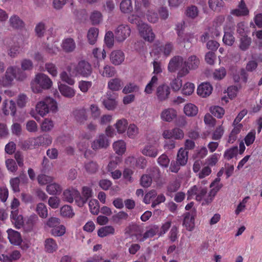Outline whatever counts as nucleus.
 Masks as SVG:
<instances>
[{
	"label": "nucleus",
	"mask_w": 262,
	"mask_h": 262,
	"mask_svg": "<svg viewBox=\"0 0 262 262\" xmlns=\"http://www.w3.org/2000/svg\"><path fill=\"white\" fill-rule=\"evenodd\" d=\"M58 110L57 103L51 97H46L38 101L35 106V111H32L30 115L36 120H40V116L43 117L50 112L55 113Z\"/></svg>",
	"instance_id": "f257e3e1"
},
{
	"label": "nucleus",
	"mask_w": 262,
	"mask_h": 262,
	"mask_svg": "<svg viewBox=\"0 0 262 262\" xmlns=\"http://www.w3.org/2000/svg\"><path fill=\"white\" fill-rule=\"evenodd\" d=\"M26 77V74L19 68L16 66H9L7 68L4 76L2 78H0V85L5 88L10 87L13 85L14 79L22 81Z\"/></svg>",
	"instance_id": "f03ea898"
},
{
	"label": "nucleus",
	"mask_w": 262,
	"mask_h": 262,
	"mask_svg": "<svg viewBox=\"0 0 262 262\" xmlns=\"http://www.w3.org/2000/svg\"><path fill=\"white\" fill-rule=\"evenodd\" d=\"M52 85L53 82L51 78L46 74L41 73L36 74L31 82V89L35 93L49 90Z\"/></svg>",
	"instance_id": "7ed1b4c3"
},
{
	"label": "nucleus",
	"mask_w": 262,
	"mask_h": 262,
	"mask_svg": "<svg viewBox=\"0 0 262 262\" xmlns=\"http://www.w3.org/2000/svg\"><path fill=\"white\" fill-rule=\"evenodd\" d=\"M140 16L136 15H132L128 17V20L132 24H136L138 26L139 34L145 40L151 42L155 38L151 27L144 23H142L139 19Z\"/></svg>",
	"instance_id": "20e7f679"
},
{
	"label": "nucleus",
	"mask_w": 262,
	"mask_h": 262,
	"mask_svg": "<svg viewBox=\"0 0 262 262\" xmlns=\"http://www.w3.org/2000/svg\"><path fill=\"white\" fill-rule=\"evenodd\" d=\"M69 73L73 75L74 77L81 76L82 77H88L90 76L92 73V67L91 64L87 61H80L76 67L72 69L71 67L67 68Z\"/></svg>",
	"instance_id": "39448f33"
},
{
	"label": "nucleus",
	"mask_w": 262,
	"mask_h": 262,
	"mask_svg": "<svg viewBox=\"0 0 262 262\" xmlns=\"http://www.w3.org/2000/svg\"><path fill=\"white\" fill-rule=\"evenodd\" d=\"M114 126L116 131L111 126L106 127L105 134L107 137L112 138L116 136L117 134H122L124 133L128 126V122L125 119H119L114 124Z\"/></svg>",
	"instance_id": "423d86ee"
},
{
	"label": "nucleus",
	"mask_w": 262,
	"mask_h": 262,
	"mask_svg": "<svg viewBox=\"0 0 262 262\" xmlns=\"http://www.w3.org/2000/svg\"><path fill=\"white\" fill-rule=\"evenodd\" d=\"M200 65V60L195 55L189 56L184 61V66L179 71V76L184 77L189 74L190 70L196 69Z\"/></svg>",
	"instance_id": "0eeeda50"
},
{
	"label": "nucleus",
	"mask_w": 262,
	"mask_h": 262,
	"mask_svg": "<svg viewBox=\"0 0 262 262\" xmlns=\"http://www.w3.org/2000/svg\"><path fill=\"white\" fill-rule=\"evenodd\" d=\"M130 28L127 25H120L115 31L116 39L119 42L125 40L130 34Z\"/></svg>",
	"instance_id": "6e6552de"
},
{
	"label": "nucleus",
	"mask_w": 262,
	"mask_h": 262,
	"mask_svg": "<svg viewBox=\"0 0 262 262\" xmlns=\"http://www.w3.org/2000/svg\"><path fill=\"white\" fill-rule=\"evenodd\" d=\"M117 97V94L108 92L102 98V103L108 110H113L117 105V101H116Z\"/></svg>",
	"instance_id": "1a4fd4ad"
},
{
	"label": "nucleus",
	"mask_w": 262,
	"mask_h": 262,
	"mask_svg": "<svg viewBox=\"0 0 262 262\" xmlns=\"http://www.w3.org/2000/svg\"><path fill=\"white\" fill-rule=\"evenodd\" d=\"M2 110L5 115L14 116L16 112V103L13 100L6 99L2 103Z\"/></svg>",
	"instance_id": "9d476101"
},
{
	"label": "nucleus",
	"mask_w": 262,
	"mask_h": 262,
	"mask_svg": "<svg viewBox=\"0 0 262 262\" xmlns=\"http://www.w3.org/2000/svg\"><path fill=\"white\" fill-rule=\"evenodd\" d=\"M170 94V89L167 84H160L156 89V95L160 101H164L167 100Z\"/></svg>",
	"instance_id": "9b49d317"
},
{
	"label": "nucleus",
	"mask_w": 262,
	"mask_h": 262,
	"mask_svg": "<svg viewBox=\"0 0 262 262\" xmlns=\"http://www.w3.org/2000/svg\"><path fill=\"white\" fill-rule=\"evenodd\" d=\"M184 66L183 58L179 56H174L171 58L168 65V70L171 73L180 71Z\"/></svg>",
	"instance_id": "f8f14e48"
},
{
	"label": "nucleus",
	"mask_w": 262,
	"mask_h": 262,
	"mask_svg": "<svg viewBox=\"0 0 262 262\" xmlns=\"http://www.w3.org/2000/svg\"><path fill=\"white\" fill-rule=\"evenodd\" d=\"M79 196V192L77 189L74 187H69L65 189L62 193V199L63 201L71 203L78 199Z\"/></svg>",
	"instance_id": "ddd939ff"
},
{
	"label": "nucleus",
	"mask_w": 262,
	"mask_h": 262,
	"mask_svg": "<svg viewBox=\"0 0 262 262\" xmlns=\"http://www.w3.org/2000/svg\"><path fill=\"white\" fill-rule=\"evenodd\" d=\"M134 228L136 230L135 236L137 240L140 242H143L147 238L153 236L156 234V230L152 228L149 229L143 234H142L143 229L142 227L135 226Z\"/></svg>",
	"instance_id": "4468645a"
},
{
	"label": "nucleus",
	"mask_w": 262,
	"mask_h": 262,
	"mask_svg": "<svg viewBox=\"0 0 262 262\" xmlns=\"http://www.w3.org/2000/svg\"><path fill=\"white\" fill-rule=\"evenodd\" d=\"M110 144V142L104 134L100 135L92 143L91 147L94 150L106 148Z\"/></svg>",
	"instance_id": "2eb2a0df"
},
{
	"label": "nucleus",
	"mask_w": 262,
	"mask_h": 262,
	"mask_svg": "<svg viewBox=\"0 0 262 262\" xmlns=\"http://www.w3.org/2000/svg\"><path fill=\"white\" fill-rule=\"evenodd\" d=\"M172 50V46L171 43H166L159 47H155L153 49L151 54L158 55L159 57H166L169 55Z\"/></svg>",
	"instance_id": "dca6fc26"
},
{
	"label": "nucleus",
	"mask_w": 262,
	"mask_h": 262,
	"mask_svg": "<svg viewBox=\"0 0 262 262\" xmlns=\"http://www.w3.org/2000/svg\"><path fill=\"white\" fill-rule=\"evenodd\" d=\"M82 195H79V198L76 200V203L79 207H82L86 203L88 200L92 196V189L87 186H84L82 189Z\"/></svg>",
	"instance_id": "f3484780"
},
{
	"label": "nucleus",
	"mask_w": 262,
	"mask_h": 262,
	"mask_svg": "<svg viewBox=\"0 0 262 262\" xmlns=\"http://www.w3.org/2000/svg\"><path fill=\"white\" fill-rule=\"evenodd\" d=\"M8 238L10 243L14 246H20L22 242L20 233L12 229H8L7 231Z\"/></svg>",
	"instance_id": "a211bd4d"
},
{
	"label": "nucleus",
	"mask_w": 262,
	"mask_h": 262,
	"mask_svg": "<svg viewBox=\"0 0 262 262\" xmlns=\"http://www.w3.org/2000/svg\"><path fill=\"white\" fill-rule=\"evenodd\" d=\"M177 116V112L173 108H167L163 110L160 114L161 119L165 122H170Z\"/></svg>",
	"instance_id": "6ab92c4d"
},
{
	"label": "nucleus",
	"mask_w": 262,
	"mask_h": 262,
	"mask_svg": "<svg viewBox=\"0 0 262 262\" xmlns=\"http://www.w3.org/2000/svg\"><path fill=\"white\" fill-rule=\"evenodd\" d=\"M21 254L17 250H14L6 254L0 255L1 262H14L20 258Z\"/></svg>",
	"instance_id": "aec40b11"
},
{
	"label": "nucleus",
	"mask_w": 262,
	"mask_h": 262,
	"mask_svg": "<svg viewBox=\"0 0 262 262\" xmlns=\"http://www.w3.org/2000/svg\"><path fill=\"white\" fill-rule=\"evenodd\" d=\"M212 86L209 82H203L197 88V94L200 96L205 98L209 96L212 92Z\"/></svg>",
	"instance_id": "412c9836"
},
{
	"label": "nucleus",
	"mask_w": 262,
	"mask_h": 262,
	"mask_svg": "<svg viewBox=\"0 0 262 262\" xmlns=\"http://www.w3.org/2000/svg\"><path fill=\"white\" fill-rule=\"evenodd\" d=\"M58 88L60 94L65 97L71 98L75 95L76 91L73 88L60 81L58 82Z\"/></svg>",
	"instance_id": "4be33fe9"
},
{
	"label": "nucleus",
	"mask_w": 262,
	"mask_h": 262,
	"mask_svg": "<svg viewBox=\"0 0 262 262\" xmlns=\"http://www.w3.org/2000/svg\"><path fill=\"white\" fill-rule=\"evenodd\" d=\"M141 152L145 156L155 158L159 153L158 146L155 144H148L142 149Z\"/></svg>",
	"instance_id": "5701e85b"
},
{
	"label": "nucleus",
	"mask_w": 262,
	"mask_h": 262,
	"mask_svg": "<svg viewBox=\"0 0 262 262\" xmlns=\"http://www.w3.org/2000/svg\"><path fill=\"white\" fill-rule=\"evenodd\" d=\"M125 59L124 53L121 50H115L112 52L110 55L111 62L115 65H120L123 63Z\"/></svg>",
	"instance_id": "b1692460"
},
{
	"label": "nucleus",
	"mask_w": 262,
	"mask_h": 262,
	"mask_svg": "<svg viewBox=\"0 0 262 262\" xmlns=\"http://www.w3.org/2000/svg\"><path fill=\"white\" fill-rule=\"evenodd\" d=\"M12 223L18 229L24 225L25 221L21 214H18V210H12L10 216Z\"/></svg>",
	"instance_id": "393cba45"
},
{
	"label": "nucleus",
	"mask_w": 262,
	"mask_h": 262,
	"mask_svg": "<svg viewBox=\"0 0 262 262\" xmlns=\"http://www.w3.org/2000/svg\"><path fill=\"white\" fill-rule=\"evenodd\" d=\"M183 225L188 231H192L195 226L194 216L190 213H186L184 215Z\"/></svg>",
	"instance_id": "a878e982"
},
{
	"label": "nucleus",
	"mask_w": 262,
	"mask_h": 262,
	"mask_svg": "<svg viewBox=\"0 0 262 262\" xmlns=\"http://www.w3.org/2000/svg\"><path fill=\"white\" fill-rule=\"evenodd\" d=\"M45 250L47 253H53L58 249V245L56 242L53 238L46 239L44 242Z\"/></svg>",
	"instance_id": "bb28decb"
},
{
	"label": "nucleus",
	"mask_w": 262,
	"mask_h": 262,
	"mask_svg": "<svg viewBox=\"0 0 262 262\" xmlns=\"http://www.w3.org/2000/svg\"><path fill=\"white\" fill-rule=\"evenodd\" d=\"M188 159V151L184 148L181 147L177 153L176 160L182 166H185Z\"/></svg>",
	"instance_id": "cd10ccee"
},
{
	"label": "nucleus",
	"mask_w": 262,
	"mask_h": 262,
	"mask_svg": "<svg viewBox=\"0 0 262 262\" xmlns=\"http://www.w3.org/2000/svg\"><path fill=\"white\" fill-rule=\"evenodd\" d=\"M183 112L186 116L192 117L198 114L199 108L195 104L191 103H188L184 105Z\"/></svg>",
	"instance_id": "c85d7f7f"
},
{
	"label": "nucleus",
	"mask_w": 262,
	"mask_h": 262,
	"mask_svg": "<svg viewBox=\"0 0 262 262\" xmlns=\"http://www.w3.org/2000/svg\"><path fill=\"white\" fill-rule=\"evenodd\" d=\"M61 46L64 52L69 53L73 52L75 50L76 44L72 38H67L62 40Z\"/></svg>",
	"instance_id": "c756f323"
},
{
	"label": "nucleus",
	"mask_w": 262,
	"mask_h": 262,
	"mask_svg": "<svg viewBox=\"0 0 262 262\" xmlns=\"http://www.w3.org/2000/svg\"><path fill=\"white\" fill-rule=\"evenodd\" d=\"M62 190V187L60 184L53 182L47 185L46 187V191L50 195L60 194Z\"/></svg>",
	"instance_id": "7c9ffc66"
},
{
	"label": "nucleus",
	"mask_w": 262,
	"mask_h": 262,
	"mask_svg": "<svg viewBox=\"0 0 262 262\" xmlns=\"http://www.w3.org/2000/svg\"><path fill=\"white\" fill-rule=\"evenodd\" d=\"M239 91V88L236 86H230L225 91V93H227L228 98L224 96L222 98V101H224L226 103H227L229 100L228 99H233L235 98L238 94Z\"/></svg>",
	"instance_id": "2f4dec72"
},
{
	"label": "nucleus",
	"mask_w": 262,
	"mask_h": 262,
	"mask_svg": "<svg viewBox=\"0 0 262 262\" xmlns=\"http://www.w3.org/2000/svg\"><path fill=\"white\" fill-rule=\"evenodd\" d=\"M41 143V137L39 136L36 138H31L24 142L23 147L25 149L31 148L40 145Z\"/></svg>",
	"instance_id": "473e14b6"
},
{
	"label": "nucleus",
	"mask_w": 262,
	"mask_h": 262,
	"mask_svg": "<svg viewBox=\"0 0 262 262\" xmlns=\"http://www.w3.org/2000/svg\"><path fill=\"white\" fill-rule=\"evenodd\" d=\"M115 232V228L112 226H105L99 228L97 231L98 236L100 237H104L109 235H114Z\"/></svg>",
	"instance_id": "72a5a7b5"
},
{
	"label": "nucleus",
	"mask_w": 262,
	"mask_h": 262,
	"mask_svg": "<svg viewBox=\"0 0 262 262\" xmlns=\"http://www.w3.org/2000/svg\"><path fill=\"white\" fill-rule=\"evenodd\" d=\"M10 25L14 29H21L25 26L23 20L17 15H13L9 19Z\"/></svg>",
	"instance_id": "f704fd0d"
},
{
	"label": "nucleus",
	"mask_w": 262,
	"mask_h": 262,
	"mask_svg": "<svg viewBox=\"0 0 262 262\" xmlns=\"http://www.w3.org/2000/svg\"><path fill=\"white\" fill-rule=\"evenodd\" d=\"M113 147L117 154L122 155L126 150V143L122 140H119L114 142Z\"/></svg>",
	"instance_id": "c9c22d12"
},
{
	"label": "nucleus",
	"mask_w": 262,
	"mask_h": 262,
	"mask_svg": "<svg viewBox=\"0 0 262 262\" xmlns=\"http://www.w3.org/2000/svg\"><path fill=\"white\" fill-rule=\"evenodd\" d=\"M98 33L99 31L97 28H91L89 30L87 37L90 44L94 45L95 43L98 38Z\"/></svg>",
	"instance_id": "e433bc0d"
},
{
	"label": "nucleus",
	"mask_w": 262,
	"mask_h": 262,
	"mask_svg": "<svg viewBox=\"0 0 262 262\" xmlns=\"http://www.w3.org/2000/svg\"><path fill=\"white\" fill-rule=\"evenodd\" d=\"M195 89V85L190 82L185 83L181 89V93L185 96H190L193 94Z\"/></svg>",
	"instance_id": "4c0bfd02"
},
{
	"label": "nucleus",
	"mask_w": 262,
	"mask_h": 262,
	"mask_svg": "<svg viewBox=\"0 0 262 262\" xmlns=\"http://www.w3.org/2000/svg\"><path fill=\"white\" fill-rule=\"evenodd\" d=\"M249 11L246 5L242 1L239 4L238 8L236 9L233 10L231 13L236 16H243L246 15L248 14Z\"/></svg>",
	"instance_id": "58836bf2"
},
{
	"label": "nucleus",
	"mask_w": 262,
	"mask_h": 262,
	"mask_svg": "<svg viewBox=\"0 0 262 262\" xmlns=\"http://www.w3.org/2000/svg\"><path fill=\"white\" fill-rule=\"evenodd\" d=\"M227 75V71L225 68H220L215 69L212 73V76L215 80H221L224 79Z\"/></svg>",
	"instance_id": "ea45409f"
},
{
	"label": "nucleus",
	"mask_w": 262,
	"mask_h": 262,
	"mask_svg": "<svg viewBox=\"0 0 262 262\" xmlns=\"http://www.w3.org/2000/svg\"><path fill=\"white\" fill-rule=\"evenodd\" d=\"M126 134L128 138L135 139L139 134V128L135 124H130L127 127Z\"/></svg>",
	"instance_id": "a19ab883"
},
{
	"label": "nucleus",
	"mask_w": 262,
	"mask_h": 262,
	"mask_svg": "<svg viewBox=\"0 0 262 262\" xmlns=\"http://www.w3.org/2000/svg\"><path fill=\"white\" fill-rule=\"evenodd\" d=\"M158 80V78L156 76H153L152 77L150 81L145 86L144 93L146 94L149 95L152 93L154 90L157 84Z\"/></svg>",
	"instance_id": "79ce46f5"
},
{
	"label": "nucleus",
	"mask_w": 262,
	"mask_h": 262,
	"mask_svg": "<svg viewBox=\"0 0 262 262\" xmlns=\"http://www.w3.org/2000/svg\"><path fill=\"white\" fill-rule=\"evenodd\" d=\"M60 215L64 217L72 218L75 213L72 208L69 205H64L60 209Z\"/></svg>",
	"instance_id": "37998d69"
},
{
	"label": "nucleus",
	"mask_w": 262,
	"mask_h": 262,
	"mask_svg": "<svg viewBox=\"0 0 262 262\" xmlns=\"http://www.w3.org/2000/svg\"><path fill=\"white\" fill-rule=\"evenodd\" d=\"M199 186L196 185L191 187L187 191V199L190 200L195 199L198 201H201V194H196L198 192V188Z\"/></svg>",
	"instance_id": "c03bdc74"
},
{
	"label": "nucleus",
	"mask_w": 262,
	"mask_h": 262,
	"mask_svg": "<svg viewBox=\"0 0 262 262\" xmlns=\"http://www.w3.org/2000/svg\"><path fill=\"white\" fill-rule=\"evenodd\" d=\"M209 112L214 117L221 119L225 114V110L219 106H212L209 108Z\"/></svg>",
	"instance_id": "a18cd8bd"
},
{
	"label": "nucleus",
	"mask_w": 262,
	"mask_h": 262,
	"mask_svg": "<svg viewBox=\"0 0 262 262\" xmlns=\"http://www.w3.org/2000/svg\"><path fill=\"white\" fill-rule=\"evenodd\" d=\"M120 9L122 12L128 13L132 11L133 6L130 0H122L120 4Z\"/></svg>",
	"instance_id": "49530a36"
},
{
	"label": "nucleus",
	"mask_w": 262,
	"mask_h": 262,
	"mask_svg": "<svg viewBox=\"0 0 262 262\" xmlns=\"http://www.w3.org/2000/svg\"><path fill=\"white\" fill-rule=\"evenodd\" d=\"M100 73L103 77H111L115 75L116 70L113 67L106 65L104 67L103 69L100 71Z\"/></svg>",
	"instance_id": "de8ad7c7"
},
{
	"label": "nucleus",
	"mask_w": 262,
	"mask_h": 262,
	"mask_svg": "<svg viewBox=\"0 0 262 262\" xmlns=\"http://www.w3.org/2000/svg\"><path fill=\"white\" fill-rule=\"evenodd\" d=\"M209 8L214 11H219L224 6L222 0H208Z\"/></svg>",
	"instance_id": "09e8293b"
},
{
	"label": "nucleus",
	"mask_w": 262,
	"mask_h": 262,
	"mask_svg": "<svg viewBox=\"0 0 262 262\" xmlns=\"http://www.w3.org/2000/svg\"><path fill=\"white\" fill-rule=\"evenodd\" d=\"M181 77L179 76L178 72L177 77L170 82V85L173 92H178L182 89V80L181 79Z\"/></svg>",
	"instance_id": "8fccbe9b"
},
{
	"label": "nucleus",
	"mask_w": 262,
	"mask_h": 262,
	"mask_svg": "<svg viewBox=\"0 0 262 262\" xmlns=\"http://www.w3.org/2000/svg\"><path fill=\"white\" fill-rule=\"evenodd\" d=\"M36 212L42 219L46 218L48 215V209L43 203H39L37 205Z\"/></svg>",
	"instance_id": "3c124183"
},
{
	"label": "nucleus",
	"mask_w": 262,
	"mask_h": 262,
	"mask_svg": "<svg viewBox=\"0 0 262 262\" xmlns=\"http://www.w3.org/2000/svg\"><path fill=\"white\" fill-rule=\"evenodd\" d=\"M251 43V39L247 36H242L239 40V48L242 51L247 50Z\"/></svg>",
	"instance_id": "603ef678"
},
{
	"label": "nucleus",
	"mask_w": 262,
	"mask_h": 262,
	"mask_svg": "<svg viewBox=\"0 0 262 262\" xmlns=\"http://www.w3.org/2000/svg\"><path fill=\"white\" fill-rule=\"evenodd\" d=\"M122 83L119 78H114L110 80L108 82V88L112 91H118L120 89Z\"/></svg>",
	"instance_id": "864d4df0"
},
{
	"label": "nucleus",
	"mask_w": 262,
	"mask_h": 262,
	"mask_svg": "<svg viewBox=\"0 0 262 262\" xmlns=\"http://www.w3.org/2000/svg\"><path fill=\"white\" fill-rule=\"evenodd\" d=\"M92 54L94 57L98 60H102L106 57V52L103 48H96L93 49Z\"/></svg>",
	"instance_id": "5fc2aeb1"
},
{
	"label": "nucleus",
	"mask_w": 262,
	"mask_h": 262,
	"mask_svg": "<svg viewBox=\"0 0 262 262\" xmlns=\"http://www.w3.org/2000/svg\"><path fill=\"white\" fill-rule=\"evenodd\" d=\"M72 76H74L71 75L70 73L69 74H68L66 71H63L60 74L61 80L70 85H73L75 83V79Z\"/></svg>",
	"instance_id": "6e6d98bb"
},
{
	"label": "nucleus",
	"mask_w": 262,
	"mask_h": 262,
	"mask_svg": "<svg viewBox=\"0 0 262 262\" xmlns=\"http://www.w3.org/2000/svg\"><path fill=\"white\" fill-rule=\"evenodd\" d=\"M66 231V227L63 225L59 224L52 229L51 233L54 236H61L64 234Z\"/></svg>",
	"instance_id": "4d7b16f0"
},
{
	"label": "nucleus",
	"mask_w": 262,
	"mask_h": 262,
	"mask_svg": "<svg viewBox=\"0 0 262 262\" xmlns=\"http://www.w3.org/2000/svg\"><path fill=\"white\" fill-rule=\"evenodd\" d=\"M90 211L91 213L97 215L100 210V206L98 201L96 199H92L89 203Z\"/></svg>",
	"instance_id": "13d9d810"
},
{
	"label": "nucleus",
	"mask_w": 262,
	"mask_h": 262,
	"mask_svg": "<svg viewBox=\"0 0 262 262\" xmlns=\"http://www.w3.org/2000/svg\"><path fill=\"white\" fill-rule=\"evenodd\" d=\"M139 90L140 88L138 85L133 83H129L124 87L122 92L124 94H127L133 92H137Z\"/></svg>",
	"instance_id": "bf43d9fd"
},
{
	"label": "nucleus",
	"mask_w": 262,
	"mask_h": 262,
	"mask_svg": "<svg viewBox=\"0 0 262 262\" xmlns=\"http://www.w3.org/2000/svg\"><path fill=\"white\" fill-rule=\"evenodd\" d=\"M40 127L42 131L49 132L54 127V122L51 119L46 118L42 122Z\"/></svg>",
	"instance_id": "052dcab7"
},
{
	"label": "nucleus",
	"mask_w": 262,
	"mask_h": 262,
	"mask_svg": "<svg viewBox=\"0 0 262 262\" xmlns=\"http://www.w3.org/2000/svg\"><path fill=\"white\" fill-rule=\"evenodd\" d=\"M249 198V196H246L239 203L235 210V213L236 215H238L241 212L246 210V205Z\"/></svg>",
	"instance_id": "680f3d73"
},
{
	"label": "nucleus",
	"mask_w": 262,
	"mask_h": 262,
	"mask_svg": "<svg viewBox=\"0 0 262 262\" xmlns=\"http://www.w3.org/2000/svg\"><path fill=\"white\" fill-rule=\"evenodd\" d=\"M37 181L40 185H48L53 181V178L43 174H41L38 176Z\"/></svg>",
	"instance_id": "e2e57ef3"
},
{
	"label": "nucleus",
	"mask_w": 262,
	"mask_h": 262,
	"mask_svg": "<svg viewBox=\"0 0 262 262\" xmlns=\"http://www.w3.org/2000/svg\"><path fill=\"white\" fill-rule=\"evenodd\" d=\"M46 70L53 77L57 76L58 74L57 68L55 64L48 62L45 64Z\"/></svg>",
	"instance_id": "0e129e2a"
},
{
	"label": "nucleus",
	"mask_w": 262,
	"mask_h": 262,
	"mask_svg": "<svg viewBox=\"0 0 262 262\" xmlns=\"http://www.w3.org/2000/svg\"><path fill=\"white\" fill-rule=\"evenodd\" d=\"M224 133V128L222 124L216 127L213 131L212 135V138L213 140H220Z\"/></svg>",
	"instance_id": "69168bd1"
},
{
	"label": "nucleus",
	"mask_w": 262,
	"mask_h": 262,
	"mask_svg": "<svg viewBox=\"0 0 262 262\" xmlns=\"http://www.w3.org/2000/svg\"><path fill=\"white\" fill-rule=\"evenodd\" d=\"M235 38L231 32L225 30V34L223 38V42L228 46H232L234 42Z\"/></svg>",
	"instance_id": "338daca9"
},
{
	"label": "nucleus",
	"mask_w": 262,
	"mask_h": 262,
	"mask_svg": "<svg viewBox=\"0 0 262 262\" xmlns=\"http://www.w3.org/2000/svg\"><path fill=\"white\" fill-rule=\"evenodd\" d=\"M60 203V199L56 196H51L48 200V205L53 209L58 208Z\"/></svg>",
	"instance_id": "774afa93"
}]
</instances>
